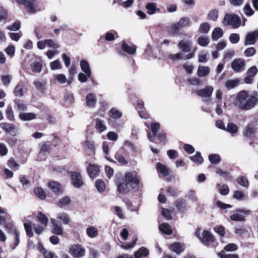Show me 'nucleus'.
<instances>
[{
    "label": "nucleus",
    "mask_w": 258,
    "mask_h": 258,
    "mask_svg": "<svg viewBox=\"0 0 258 258\" xmlns=\"http://www.w3.org/2000/svg\"><path fill=\"white\" fill-rule=\"evenodd\" d=\"M70 254L75 258L83 257L85 253V249L81 245L74 244L70 248Z\"/></svg>",
    "instance_id": "obj_7"
},
{
    "label": "nucleus",
    "mask_w": 258,
    "mask_h": 258,
    "mask_svg": "<svg viewBox=\"0 0 258 258\" xmlns=\"http://www.w3.org/2000/svg\"><path fill=\"white\" fill-rule=\"evenodd\" d=\"M24 226L27 236L29 237H32L33 235V233L32 231L31 223H25Z\"/></svg>",
    "instance_id": "obj_57"
},
{
    "label": "nucleus",
    "mask_w": 258,
    "mask_h": 258,
    "mask_svg": "<svg viewBox=\"0 0 258 258\" xmlns=\"http://www.w3.org/2000/svg\"><path fill=\"white\" fill-rule=\"evenodd\" d=\"M210 25L207 22H204L200 25L199 31L201 33L207 34L210 30Z\"/></svg>",
    "instance_id": "obj_42"
},
{
    "label": "nucleus",
    "mask_w": 258,
    "mask_h": 258,
    "mask_svg": "<svg viewBox=\"0 0 258 258\" xmlns=\"http://www.w3.org/2000/svg\"><path fill=\"white\" fill-rule=\"evenodd\" d=\"M244 14L248 17L252 16L254 14V11L252 9L249 4H246L243 9Z\"/></svg>",
    "instance_id": "obj_59"
},
{
    "label": "nucleus",
    "mask_w": 258,
    "mask_h": 258,
    "mask_svg": "<svg viewBox=\"0 0 258 258\" xmlns=\"http://www.w3.org/2000/svg\"><path fill=\"white\" fill-rule=\"evenodd\" d=\"M258 70L255 66H252L246 71V76L244 78L245 83L250 84L253 82V77L256 75Z\"/></svg>",
    "instance_id": "obj_11"
},
{
    "label": "nucleus",
    "mask_w": 258,
    "mask_h": 258,
    "mask_svg": "<svg viewBox=\"0 0 258 258\" xmlns=\"http://www.w3.org/2000/svg\"><path fill=\"white\" fill-rule=\"evenodd\" d=\"M197 42L200 46L205 47L210 43V39L206 36H201L198 38Z\"/></svg>",
    "instance_id": "obj_39"
},
{
    "label": "nucleus",
    "mask_w": 258,
    "mask_h": 258,
    "mask_svg": "<svg viewBox=\"0 0 258 258\" xmlns=\"http://www.w3.org/2000/svg\"><path fill=\"white\" fill-rule=\"evenodd\" d=\"M122 49L124 52L130 54H134L136 52V48L135 46H129L124 41L122 43Z\"/></svg>",
    "instance_id": "obj_31"
},
{
    "label": "nucleus",
    "mask_w": 258,
    "mask_h": 258,
    "mask_svg": "<svg viewBox=\"0 0 258 258\" xmlns=\"http://www.w3.org/2000/svg\"><path fill=\"white\" fill-rule=\"evenodd\" d=\"M23 84L22 82H19L14 90V94L17 97H23Z\"/></svg>",
    "instance_id": "obj_33"
},
{
    "label": "nucleus",
    "mask_w": 258,
    "mask_h": 258,
    "mask_svg": "<svg viewBox=\"0 0 258 258\" xmlns=\"http://www.w3.org/2000/svg\"><path fill=\"white\" fill-rule=\"evenodd\" d=\"M95 185L97 190L99 192H102L105 189V185L104 182L101 179L97 180Z\"/></svg>",
    "instance_id": "obj_52"
},
{
    "label": "nucleus",
    "mask_w": 258,
    "mask_h": 258,
    "mask_svg": "<svg viewBox=\"0 0 258 258\" xmlns=\"http://www.w3.org/2000/svg\"><path fill=\"white\" fill-rule=\"evenodd\" d=\"M98 233L97 229L94 227H89L86 229L87 235L91 238L96 237L98 235Z\"/></svg>",
    "instance_id": "obj_44"
},
{
    "label": "nucleus",
    "mask_w": 258,
    "mask_h": 258,
    "mask_svg": "<svg viewBox=\"0 0 258 258\" xmlns=\"http://www.w3.org/2000/svg\"><path fill=\"white\" fill-rule=\"evenodd\" d=\"M48 187L55 194H58L60 191V184L58 182L50 181L48 183Z\"/></svg>",
    "instance_id": "obj_35"
},
{
    "label": "nucleus",
    "mask_w": 258,
    "mask_h": 258,
    "mask_svg": "<svg viewBox=\"0 0 258 258\" xmlns=\"http://www.w3.org/2000/svg\"><path fill=\"white\" fill-rule=\"evenodd\" d=\"M213 91V88L212 86H207L204 88L198 90L196 91L197 95L202 97H210Z\"/></svg>",
    "instance_id": "obj_15"
},
{
    "label": "nucleus",
    "mask_w": 258,
    "mask_h": 258,
    "mask_svg": "<svg viewBox=\"0 0 258 258\" xmlns=\"http://www.w3.org/2000/svg\"><path fill=\"white\" fill-rule=\"evenodd\" d=\"M108 115L113 119H117L121 117L122 112L115 108H112L108 112Z\"/></svg>",
    "instance_id": "obj_29"
},
{
    "label": "nucleus",
    "mask_w": 258,
    "mask_h": 258,
    "mask_svg": "<svg viewBox=\"0 0 258 258\" xmlns=\"http://www.w3.org/2000/svg\"><path fill=\"white\" fill-rule=\"evenodd\" d=\"M19 117L21 120L27 121L35 118L36 115L33 113H21Z\"/></svg>",
    "instance_id": "obj_37"
},
{
    "label": "nucleus",
    "mask_w": 258,
    "mask_h": 258,
    "mask_svg": "<svg viewBox=\"0 0 258 258\" xmlns=\"http://www.w3.org/2000/svg\"><path fill=\"white\" fill-rule=\"evenodd\" d=\"M35 194L40 199L44 200L45 199L46 195L44 190L39 187L34 188Z\"/></svg>",
    "instance_id": "obj_48"
},
{
    "label": "nucleus",
    "mask_w": 258,
    "mask_h": 258,
    "mask_svg": "<svg viewBox=\"0 0 258 258\" xmlns=\"http://www.w3.org/2000/svg\"><path fill=\"white\" fill-rule=\"evenodd\" d=\"M258 39V28L253 31L248 32L245 37L244 45L245 46L254 44Z\"/></svg>",
    "instance_id": "obj_4"
},
{
    "label": "nucleus",
    "mask_w": 258,
    "mask_h": 258,
    "mask_svg": "<svg viewBox=\"0 0 258 258\" xmlns=\"http://www.w3.org/2000/svg\"><path fill=\"white\" fill-rule=\"evenodd\" d=\"M257 94L248 96L245 103L244 104L242 109L249 110L253 108L258 102V98L256 97Z\"/></svg>",
    "instance_id": "obj_12"
},
{
    "label": "nucleus",
    "mask_w": 258,
    "mask_h": 258,
    "mask_svg": "<svg viewBox=\"0 0 258 258\" xmlns=\"http://www.w3.org/2000/svg\"><path fill=\"white\" fill-rule=\"evenodd\" d=\"M64 100L67 106H70L74 102V97L72 93L67 92L64 95Z\"/></svg>",
    "instance_id": "obj_38"
},
{
    "label": "nucleus",
    "mask_w": 258,
    "mask_h": 258,
    "mask_svg": "<svg viewBox=\"0 0 258 258\" xmlns=\"http://www.w3.org/2000/svg\"><path fill=\"white\" fill-rule=\"evenodd\" d=\"M239 84V80L238 79L229 80L225 82V87L228 89H231L234 88Z\"/></svg>",
    "instance_id": "obj_40"
},
{
    "label": "nucleus",
    "mask_w": 258,
    "mask_h": 258,
    "mask_svg": "<svg viewBox=\"0 0 258 258\" xmlns=\"http://www.w3.org/2000/svg\"><path fill=\"white\" fill-rule=\"evenodd\" d=\"M12 234L14 236V247L13 248V249H15V248L19 245L20 243V233L17 231H15V232L13 233Z\"/></svg>",
    "instance_id": "obj_62"
},
{
    "label": "nucleus",
    "mask_w": 258,
    "mask_h": 258,
    "mask_svg": "<svg viewBox=\"0 0 258 258\" xmlns=\"http://www.w3.org/2000/svg\"><path fill=\"white\" fill-rule=\"evenodd\" d=\"M95 127L100 133L104 132L107 128L104 120L98 118L95 119Z\"/></svg>",
    "instance_id": "obj_26"
},
{
    "label": "nucleus",
    "mask_w": 258,
    "mask_h": 258,
    "mask_svg": "<svg viewBox=\"0 0 258 258\" xmlns=\"http://www.w3.org/2000/svg\"><path fill=\"white\" fill-rule=\"evenodd\" d=\"M231 68L234 72L239 73L245 69V62L243 58H238L234 59L231 64Z\"/></svg>",
    "instance_id": "obj_6"
},
{
    "label": "nucleus",
    "mask_w": 258,
    "mask_h": 258,
    "mask_svg": "<svg viewBox=\"0 0 258 258\" xmlns=\"http://www.w3.org/2000/svg\"><path fill=\"white\" fill-rule=\"evenodd\" d=\"M176 207L181 212H184L188 209L187 205L185 201L178 200L176 204Z\"/></svg>",
    "instance_id": "obj_34"
},
{
    "label": "nucleus",
    "mask_w": 258,
    "mask_h": 258,
    "mask_svg": "<svg viewBox=\"0 0 258 258\" xmlns=\"http://www.w3.org/2000/svg\"><path fill=\"white\" fill-rule=\"evenodd\" d=\"M115 159L122 165L127 164L124 157L120 153H117L115 155Z\"/></svg>",
    "instance_id": "obj_54"
},
{
    "label": "nucleus",
    "mask_w": 258,
    "mask_h": 258,
    "mask_svg": "<svg viewBox=\"0 0 258 258\" xmlns=\"http://www.w3.org/2000/svg\"><path fill=\"white\" fill-rule=\"evenodd\" d=\"M80 67L82 71L86 74L87 76H91V69L88 62L86 60H82L80 61Z\"/></svg>",
    "instance_id": "obj_30"
},
{
    "label": "nucleus",
    "mask_w": 258,
    "mask_h": 258,
    "mask_svg": "<svg viewBox=\"0 0 258 258\" xmlns=\"http://www.w3.org/2000/svg\"><path fill=\"white\" fill-rule=\"evenodd\" d=\"M146 9L147 10V13L150 15L154 14L156 11H159V9L157 8L156 4L155 3L147 4Z\"/></svg>",
    "instance_id": "obj_28"
},
{
    "label": "nucleus",
    "mask_w": 258,
    "mask_h": 258,
    "mask_svg": "<svg viewBox=\"0 0 258 258\" xmlns=\"http://www.w3.org/2000/svg\"><path fill=\"white\" fill-rule=\"evenodd\" d=\"M15 109L18 111L21 112L24 111L27 109V105L22 101L18 100L15 101Z\"/></svg>",
    "instance_id": "obj_43"
},
{
    "label": "nucleus",
    "mask_w": 258,
    "mask_h": 258,
    "mask_svg": "<svg viewBox=\"0 0 258 258\" xmlns=\"http://www.w3.org/2000/svg\"><path fill=\"white\" fill-rule=\"evenodd\" d=\"M21 27V23L19 21L15 22L11 26L7 27V29L10 31H16L19 30Z\"/></svg>",
    "instance_id": "obj_63"
},
{
    "label": "nucleus",
    "mask_w": 258,
    "mask_h": 258,
    "mask_svg": "<svg viewBox=\"0 0 258 258\" xmlns=\"http://www.w3.org/2000/svg\"><path fill=\"white\" fill-rule=\"evenodd\" d=\"M257 121L248 123L243 132V135L247 138L252 137L257 128Z\"/></svg>",
    "instance_id": "obj_8"
},
{
    "label": "nucleus",
    "mask_w": 258,
    "mask_h": 258,
    "mask_svg": "<svg viewBox=\"0 0 258 258\" xmlns=\"http://www.w3.org/2000/svg\"><path fill=\"white\" fill-rule=\"evenodd\" d=\"M131 189L139 190V179L136 172L126 173L123 181L117 185V190L120 194H126Z\"/></svg>",
    "instance_id": "obj_1"
},
{
    "label": "nucleus",
    "mask_w": 258,
    "mask_h": 258,
    "mask_svg": "<svg viewBox=\"0 0 258 258\" xmlns=\"http://www.w3.org/2000/svg\"><path fill=\"white\" fill-rule=\"evenodd\" d=\"M7 118L10 121H13L15 119L14 112L11 106H8L6 111Z\"/></svg>",
    "instance_id": "obj_55"
},
{
    "label": "nucleus",
    "mask_w": 258,
    "mask_h": 258,
    "mask_svg": "<svg viewBox=\"0 0 258 258\" xmlns=\"http://www.w3.org/2000/svg\"><path fill=\"white\" fill-rule=\"evenodd\" d=\"M159 229L162 232L170 235L172 234L171 226L168 224L163 223L159 226Z\"/></svg>",
    "instance_id": "obj_41"
},
{
    "label": "nucleus",
    "mask_w": 258,
    "mask_h": 258,
    "mask_svg": "<svg viewBox=\"0 0 258 258\" xmlns=\"http://www.w3.org/2000/svg\"><path fill=\"white\" fill-rule=\"evenodd\" d=\"M237 182L238 184L243 187H247L248 181L247 179L244 176H240L237 178Z\"/></svg>",
    "instance_id": "obj_60"
},
{
    "label": "nucleus",
    "mask_w": 258,
    "mask_h": 258,
    "mask_svg": "<svg viewBox=\"0 0 258 258\" xmlns=\"http://www.w3.org/2000/svg\"><path fill=\"white\" fill-rule=\"evenodd\" d=\"M87 170L91 178H94L99 175V169L97 166L91 164L87 167Z\"/></svg>",
    "instance_id": "obj_20"
},
{
    "label": "nucleus",
    "mask_w": 258,
    "mask_h": 258,
    "mask_svg": "<svg viewBox=\"0 0 258 258\" xmlns=\"http://www.w3.org/2000/svg\"><path fill=\"white\" fill-rule=\"evenodd\" d=\"M223 35V31L220 27H216L214 29L212 33V39L213 41H216Z\"/></svg>",
    "instance_id": "obj_25"
},
{
    "label": "nucleus",
    "mask_w": 258,
    "mask_h": 258,
    "mask_svg": "<svg viewBox=\"0 0 258 258\" xmlns=\"http://www.w3.org/2000/svg\"><path fill=\"white\" fill-rule=\"evenodd\" d=\"M8 166L14 170L19 169V165L16 162L13 158H11L8 161Z\"/></svg>",
    "instance_id": "obj_51"
},
{
    "label": "nucleus",
    "mask_w": 258,
    "mask_h": 258,
    "mask_svg": "<svg viewBox=\"0 0 258 258\" xmlns=\"http://www.w3.org/2000/svg\"><path fill=\"white\" fill-rule=\"evenodd\" d=\"M247 92L246 91H241L237 95L236 98L237 104L241 109H242L244 104L245 103L248 97Z\"/></svg>",
    "instance_id": "obj_16"
},
{
    "label": "nucleus",
    "mask_w": 258,
    "mask_h": 258,
    "mask_svg": "<svg viewBox=\"0 0 258 258\" xmlns=\"http://www.w3.org/2000/svg\"><path fill=\"white\" fill-rule=\"evenodd\" d=\"M190 159L193 162L199 164L203 162V158L201 156V153L199 152H197L194 156H190Z\"/></svg>",
    "instance_id": "obj_47"
},
{
    "label": "nucleus",
    "mask_w": 258,
    "mask_h": 258,
    "mask_svg": "<svg viewBox=\"0 0 258 258\" xmlns=\"http://www.w3.org/2000/svg\"><path fill=\"white\" fill-rule=\"evenodd\" d=\"M71 199L68 197H64L61 198L58 204V206L62 208L63 206H68L71 203Z\"/></svg>",
    "instance_id": "obj_56"
},
{
    "label": "nucleus",
    "mask_w": 258,
    "mask_h": 258,
    "mask_svg": "<svg viewBox=\"0 0 258 258\" xmlns=\"http://www.w3.org/2000/svg\"><path fill=\"white\" fill-rule=\"evenodd\" d=\"M16 1L20 5H24L29 12L33 13L36 12L37 4L36 0H16Z\"/></svg>",
    "instance_id": "obj_9"
},
{
    "label": "nucleus",
    "mask_w": 258,
    "mask_h": 258,
    "mask_svg": "<svg viewBox=\"0 0 258 258\" xmlns=\"http://www.w3.org/2000/svg\"><path fill=\"white\" fill-rule=\"evenodd\" d=\"M180 30L181 29L179 28L177 23L171 24L167 28L168 32L172 35L178 34Z\"/></svg>",
    "instance_id": "obj_36"
},
{
    "label": "nucleus",
    "mask_w": 258,
    "mask_h": 258,
    "mask_svg": "<svg viewBox=\"0 0 258 258\" xmlns=\"http://www.w3.org/2000/svg\"><path fill=\"white\" fill-rule=\"evenodd\" d=\"M157 170L158 172L162 174L163 176H166L169 174V169L167 167L158 162L156 165Z\"/></svg>",
    "instance_id": "obj_32"
},
{
    "label": "nucleus",
    "mask_w": 258,
    "mask_h": 258,
    "mask_svg": "<svg viewBox=\"0 0 258 258\" xmlns=\"http://www.w3.org/2000/svg\"><path fill=\"white\" fill-rule=\"evenodd\" d=\"M225 131H227L231 134H234L238 132V127L235 124L230 122L227 124V126L226 127Z\"/></svg>",
    "instance_id": "obj_45"
},
{
    "label": "nucleus",
    "mask_w": 258,
    "mask_h": 258,
    "mask_svg": "<svg viewBox=\"0 0 258 258\" xmlns=\"http://www.w3.org/2000/svg\"><path fill=\"white\" fill-rule=\"evenodd\" d=\"M210 72V69L208 66H199L197 70V75L199 77L207 76Z\"/></svg>",
    "instance_id": "obj_23"
},
{
    "label": "nucleus",
    "mask_w": 258,
    "mask_h": 258,
    "mask_svg": "<svg viewBox=\"0 0 258 258\" xmlns=\"http://www.w3.org/2000/svg\"><path fill=\"white\" fill-rule=\"evenodd\" d=\"M86 101L89 107H94L97 101L95 94L93 93L88 94L86 97Z\"/></svg>",
    "instance_id": "obj_22"
},
{
    "label": "nucleus",
    "mask_w": 258,
    "mask_h": 258,
    "mask_svg": "<svg viewBox=\"0 0 258 258\" xmlns=\"http://www.w3.org/2000/svg\"><path fill=\"white\" fill-rule=\"evenodd\" d=\"M218 17V12L215 9H213L210 11L208 14L209 19L212 21H216Z\"/></svg>",
    "instance_id": "obj_58"
},
{
    "label": "nucleus",
    "mask_w": 258,
    "mask_h": 258,
    "mask_svg": "<svg viewBox=\"0 0 258 258\" xmlns=\"http://www.w3.org/2000/svg\"><path fill=\"white\" fill-rule=\"evenodd\" d=\"M37 218L39 222H40L42 224L46 225L48 223V218L46 216L43 214L42 212H39L38 213L37 216Z\"/></svg>",
    "instance_id": "obj_49"
},
{
    "label": "nucleus",
    "mask_w": 258,
    "mask_h": 258,
    "mask_svg": "<svg viewBox=\"0 0 258 258\" xmlns=\"http://www.w3.org/2000/svg\"><path fill=\"white\" fill-rule=\"evenodd\" d=\"M57 218L61 220L64 224H68L70 221V217L66 213H59Z\"/></svg>",
    "instance_id": "obj_46"
},
{
    "label": "nucleus",
    "mask_w": 258,
    "mask_h": 258,
    "mask_svg": "<svg viewBox=\"0 0 258 258\" xmlns=\"http://www.w3.org/2000/svg\"><path fill=\"white\" fill-rule=\"evenodd\" d=\"M71 183L76 188L81 187L83 184L82 177L79 172L72 171L70 173Z\"/></svg>",
    "instance_id": "obj_10"
},
{
    "label": "nucleus",
    "mask_w": 258,
    "mask_h": 258,
    "mask_svg": "<svg viewBox=\"0 0 258 258\" xmlns=\"http://www.w3.org/2000/svg\"><path fill=\"white\" fill-rule=\"evenodd\" d=\"M200 239L202 243L208 245L210 243L214 242V237L213 234L208 231H203L202 236L200 237Z\"/></svg>",
    "instance_id": "obj_14"
},
{
    "label": "nucleus",
    "mask_w": 258,
    "mask_h": 258,
    "mask_svg": "<svg viewBox=\"0 0 258 258\" xmlns=\"http://www.w3.org/2000/svg\"><path fill=\"white\" fill-rule=\"evenodd\" d=\"M170 249L173 252L179 254L184 250V247L180 243L175 242L170 245Z\"/></svg>",
    "instance_id": "obj_21"
},
{
    "label": "nucleus",
    "mask_w": 258,
    "mask_h": 258,
    "mask_svg": "<svg viewBox=\"0 0 258 258\" xmlns=\"http://www.w3.org/2000/svg\"><path fill=\"white\" fill-rule=\"evenodd\" d=\"M256 53V49L253 47L247 48L244 51V54L246 57H249L253 56Z\"/></svg>",
    "instance_id": "obj_53"
},
{
    "label": "nucleus",
    "mask_w": 258,
    "mask_h": 258,
    "mask_svg": "<svg viewBox=\"0 0 258 258\" xmlns=\"http://www.w3.org/2000/svg\"><path fill=\"white\" fill-rule=\"evenodd\" d=\"M0 127L7 134L15 136L18 134V128L13 123L2 122L0 123Z\"/></svg>",
    "instance_id": "obj_5"
},
{
    "label": "nucleus",
    "mask_w": 258,
    "mask_h": 258,
    "mask_svg": "<svg viewBox=\"0 0 258 258\" xmlns=\"http://www.w3.org/2000/svg\"><path fill=\"white\" fill-rule=\"evenodd\" d=\"M177 24L181 29L183 28L189 26L191 24V22L189 17H183L179 19V21L177 22Z\"/></svg>",
    "instance_id": "obj_27"
},
{
    "label": "nucleus",
    "mask_w": 258,
    "mask_h": 258,
    "mask_svg": "<svg viewBox=\"0 0 258 258\" xmlns=\"http://www.w3.org/2000/svg\"><path fill=\"white\" fill-rule=\"evenodd\" d=\"M220 258H239V256L236 254H225L223 251L218 254Z\"/></svg>",
    "instance_id": "obj_64"
},
{
    "label": "nucleus",
    "mask_w": 258,
    "mask_h": 258,
    "mask_svg": "<svg viewBox=\"0 0 258 258\" xmlns=\"http://www.w3.org/2000/svg\"><path fill=\"white\" fill-rule=\"evenodd\" d=\"M50 221L52 224V233L58 235H62L63 228L61 224L54 218H51Z\"/></svg>",
    "instance_id": "obj_13"
},
{
    "label": "nucleus",
    "mask_w": 258,
    "mask_h": 258,
    "mask_svg": "<svg viewBox=\"0 0 258 258\" xmlns=\"http://www.w3.org/2000/svg\"><path fill=\"white\" fill-rule=\"evenodd\" d=\"M251 213V211L249 210L237 209L233 211V214L230 215V218L233 221L243 222L245 221V218L244 216L241 214V213L249 215H250Z\"/></svg>",
    "instance_id": "obj_3"
},
{
    "label": "nucleus",
    "mask_w": 258,
    "mask_h": 258,
    "mask_svg": "<svg viewBox=\"0 0 258 258\" xmlns=\"http://www.w3.org/2000/svg\"><path fill=\"white\" fill-rule=\"evenodd\" d=\"M194 52H191L187 55L185 57L183 56V54L181 53H177L175 54H170L169 56V58L172 60L175 59H183L187 60L192 58L194 56Z\"/></svg>",
    "instance_id": "obj_19"
},
{
    "label": "nucleus",
    "mask_w": 258,
    "mask_h": 258,
    "mask_svg": "<svg viewBox=\"0 0 258 258\" xmlns=\"http://www.w3.org/2000/svg\"><path fill=\"white\" fill-rule=\"evenodd\" d=\"M38 249L43 254L44 258H53L54 254L52 252H47L41 242L38 243Z\"/></svg>",
    "instance_id": "obj_24"
},
{
    "label": "nucleus",
    "mask_w": 258,
    "mask_h": 258,
    "mask_svg": "<svg viewBox=\"0 0 258 258\" xmlns=\"http://www.w3.org/2000/svg\"><path fill=\"white\" fill-rule=\"evenodd\" d=\"M223 24L225 26H231L233 28H237L241 24V20L239 16L235 14H226Z\"/></svg>",
    "instance_id": "obj_2"
},
{
    "label": "nucleus",
    "mask_w": 258,
    "mask_h": 258,
    "mask_svg": "<svg viewBox=\"0 0 258 258\" xmlns=\"http://www.w3.org/2000/svg\"><path fill=\"white\" fill-rule=\"evenodd\" d=\"M192 42L189 40H181L178 44V47L182 51L188 52L191 49Z\"/></svg>",
    "instance_id": "obj_17"
},
{
    "label": "nucleus",
    "mask_w": 258,
    "mask_h": 258,
    "mask_svg": "<svg viewBox=\"0 0 258 258\" xmlns=\"http://www.w3.org/2000/svg\"><path fill=\"white\" fill-rule=\"evenodd\" d=\"M209 160L212 164H217L221 161V158L219 155L212 154L209 155Z\"/></svg>",
    "instance_id": "obj_50"
},
{
    "label": "nucleus",
    "mask_w": 258,
    "mask_h": 258,
    "mask_svg": "<svg viewBox=\"0 0 258 258\" xmlns=\"http://www.w3.org/2000/svg\"><path fill=\"white\" fill-rule=\"evenodd\" d=\"M149 253V251L147 248L142 247L138 251L135 252L134 256L127 255L126 258H141L148 255Z\"/></svg>",
    "instance_id": "obj_18"
},
{
    "label": "nucleus",
    "mask_w": 258,
    "mask_h": 258,
    "mask_svg": "<svg viewBox=\"0 0 258 258\" xmlns=\"http://www.w3.org/2000/svg\"><path fill=\"white\" fill-rule=\"evenodd\" d=\"M240 40L239 35L237 33H232L229 36V41L232 44L237 43Z\"/></svg>",
    "instance_id": "obj_61"
}]
</instances>
